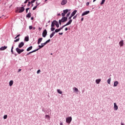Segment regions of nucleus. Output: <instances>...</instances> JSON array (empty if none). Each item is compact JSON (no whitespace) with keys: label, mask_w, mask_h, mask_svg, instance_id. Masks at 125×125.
<instances>
[{"label":"nucleus","mask_w":125,"mask_h":125,"mask_svg":"<svg viewBox=\"0 0 125 125\" xmlns=\"http://www.w3.org/2000/svg\"><path fill=\"white\" fill-rule=\"evenodd\" d=\"M71 122H72V117H69L66 118V123L67 124H71Z\"/></svg>","instance_id":"f257e3e1"},{"label":"nucleus","mask_w":125,"mask_h":125,"mask_svg":"<svg viewBox=\"0 0 125 125\" xmlns=\"http://www.w3.org/2000/svg\"><path fill=\"white\" fill-rule=\"evenodd\" d=\"M16 50L17 51V52L18 53V54H21V53H22V52H23L24 51V49H21L19 48H17L16 49Z\"/></svg>","instance_id":"f03ea898"},{"label":"nucleus","mask_w":125,"mask_h":125,"mask_svg":"<svg viewBox=\"0 0 125 125\" xmlns=\"http://www.w3.org/2000/svg\"><path fill=\"white\" fill-rule=\"evenodd\" d=\"M60 20L62 21V23H64V22H66V21H67L68 18L66 17H63L61 20Z\"/></svg>","instance_id":"7ed1b4c3"},{"label":"nucleus","mask_w":125,"mask_h":125,"mask_svg":"<svg viewBox=\"0 0 125 125\" xmlns=\"http://www.w3.org/2000/svg\"><path fill=\"white\" fill-rule=\"evenodd\" d=\"M68 11H69V10L68 9L64 10L63 11V13H62V17H64V16H65L66 15V14H67V13H68Z\"/></svg>","instance_id":"20e7f679"},{"label":"nucleus","mask_w":125,"mask_h":125,"mask_svg":"<svg viewBox=\"0 0 125 125\" xmlns=\"http://www.w3.org/2000/svg\"><path fill=\"white\" fill-rule=\"evenodd\" d=\"M42 35L43 38H45V37H46V35H47V31H46V29L44 30Z\"/></svg>","instance_id":"39448f33"},{"label":"nucleus","mask_w":125,"mask_h":125,"mask_svg":"<svg viewBox=\"0 0 125 125\" xmlns=\"http://www.w3.org/2000/svg\"><path fill=\"white\" fill-rule=\"evenodd\" d=\"M19 13H22L25 10V8L24 7H21L19 8Z\"/></svg>","instance_id":"423d86ee"},{"label":"nucleus","mask_w":125,"mask_h":125,"mask_svg":"<svg viewBox=\"0 0 125 125\" xmlns=\"http://www.w3.org/2000/svg\"><path fill=\"white\" fill-rule=\"evenodd\" d=\"M24 42H21L19 44V48H21V47H23L24 46Z\"/></svg>","instance_id":"0eeeda50"},{"label":"nucleus","mask_w":125,"mask_h":125,"mask_svg":"<svg viewBox=\"0 0 125 125\" xmlns=\"http://www.w3.org/2000/svg\"><path fill=\"white\" fill-rule=\"evenodd\" d=\"M66 3H67V0H62L61 2L62 5H65Z\"/></svg>","instance_id":"6e6552de"},{"label":"nucleus","mask_w":125,"mask_h":125,"mask_svg":"<svg viewBox=\"0 0 125 125\" xmlns=\"http://www.w3.org/2000/svg\"><path fill=\"white\" fill-rule=\"evenodd\" d=\"M54 23L57 28H59V23H58V22L57 21H54Z\"/></svg>","instance_id":"1a4fd4ad"},{"label":"nucleus","mask_w":125,"mask_h":125,"mask_svg":"<svg viewBox=\"0 0 125 125\" xmlns=\"http://www.w3.org/2000/svg\"><path fill=\"white\" fill-rule=\"evenodd\" d=\"M118 105H117V104L116 103H114V109L115 110V111H117L118 110Z\"/></svg>","instance_id":"9d476101"},{"label":"nucleus","mask_w":125,"mask_h":125,"mask_svg":"<svg viewBox=\"0 0 125 125\" xmlns=\"http://www.w3.org/2000/svg\"><path fill=\"white\" fill-rule=\"evenodd\" d=\"M88 13H89V11H85L82 14V16H84V15H87V14H88Z\"/></svg>","instance_id":"9b49d317"},{"label":"nucleus","mask_w":125,"mask_h":125,"mask_svg":"<svg viewBox=\"0 0 125 125\" xmlns=\"http://www.w3.org/2000/svg\"><path fill=\"white\" fill-rule=\"evenodd\" d=\"M7 48V46H2L0 48V50L2 51V50H5V49H6Z\"/></svg>","instance_id":"f8f14e48"},{"label":"nucleus","mask_w":125,"mask_h":125,"mask_svg":"<svg viewBox=\"0 0 125 125\" xmlns=\"http://www.w3.org/2000/svg\"><path fill=\"white\" fill-rule=\"evenodd\" d=\"M72 22H73V20H70L69 21L64 25L66 26H68V25H70L71 24V23H72Z\"/></svg>","instance_id":"ddd939ff"},{"label":"nucleus","mask_w":125,"mask_h":125,"mask_svg":"<svg viewBox=\"0 0 125 125\" xmlns=\"http://www.w3.org/2000/svg\"><path fill=\"white\" fill-rule=\"evenodd\" d=\"M119 44L120 46H124V40H122L119 42Z\"/></svg>","instance_id":"4468645a"},{"label":"nucleus","mask_w":125,"mask_h":125,"mask_svg":"<svg viewBox=\"0 0 125 125\" xmlns=\"http://www.w3.org/2000/svg\"><path fill=\"white\" fill-rule=\"evenodd\" d=\"M42 41V38H39L38 41V44H40Z\"/></svg>","instance_id":"2eb2a0df"},{"label":"nucleus","mask_w":125,"mask_h":125,"mask_svg":"<svg viewBox=\"0 0 125 125\" xmlns=\"http://www.w3.org/2000/svg\"><path fill=\"white\" fill-rule=\"evenodd\" d=\"M77 10H74L71 14V17H73L76 13H77Z\"/></svg>","instance_id":"dca6fc26"},{"label":"nucleus","mask_w":125,"mask_h":125,"mask_svg":"<svg viewBox=\"0 0 125 125\" xmlns=\"http://www.w3.org/2000/svg\"><path fill=\"white\" fill-rule=\"evenodd\" d=\"M13 84V80H11L9 83V85L10 86H12Z\"/></svg>","instance_id":"f3484780"},{"label":"nucleus","mask_w":125,"mask_h":125,"mask_svg":"<svg viewBox=\"0 0 125 125\" xmlns=\"http://www.w3.org/2000/svg\"><path fill=\"white\" fill-rule=\"evenodd\" d=\"M38 49H36V50H33V51H31V52H29V53L27 54V55H29V54H31V53H33V52H36V51H38Z\"/></svg>","instance_id":"a211bd4d"},{"label":"nucleus","mask_w":125,"mask_h":125,"mask_svg":"<svg viewBox=\"0 0 125 125\" xmlns=\"http://www.w3.org/2000/svg\"><path fill=\"white\" fill-rule=\"evenodd\" d=\"M118 84H119V82L116 81L114 83V86H117Z\"/></svg>","instance_id":"6ab92c4d"},{"label":"nucleus","mask_w":125,"mask_h":125,"mask_svg":"<svg viewBox=\"0 0 125 125\" xmlns=\"http://www.w3.org/2000/svg\"><path fill=\"white\" fill-rule=\"evenodd\" d=\"M73 90H74V91H75L76 92H79V89H78L77 88H76V87H74L73 88Z\"/></svg>","instance_id":"aec40b11"},{"label":"nucleus","mask_w":125,"mask_h":125,"mask_svg":"<svg viewBox=\"0 0 125 125\" xmlns=\"http://www.w3.org/2000/svg\"><path fill=\"white\" fill-rule=\"evenodd\" d=\"M100 82H101V79H97L96 80V83H97L98 84H99V83H100Z\"/></svg>","instance_id":"412c9836"},{"label":"nucleus","mask_w":125,"mask_h":125,"mask_svg":"<svg viewBox=\"0 0 125 125\" xmlns=\"http://www.w3.org/2000/svg\"><path fill=\"white\" fill-rule=\"evenodd\" d=\"M31 15H32V14H31V13H29L26 15V17H27L28 18H30Z\"/></svg>","instance_id":"4be33fe9"},{"label":"nucleus","mask_w":125,"mask_h":125,"mask_svg":"<svg viewBox=\"0 0 125 125\" xmlns=\"http://www.w3.org/2000/svg\"><path fill=\"white\" fill-rule=\"evenodd\" d=\"M54 35H55V32H52V33L50 35V38H52Z\"/></svg>","instance_id":"5701e85b"},{"label":"nucleus","mask_w":125,"mask_h":125,"mask_svg":"<svg viewBox=\"0 0 125 125\" xmlns=\"http://www.w3.org/2000/svg\"><path fill=\"white\" fill-rule=\"evenodd\" d=\"M32 48H33V46H31L30 47H28L27 49V51H30V50H31Z\"/></svg>","instance_id":"b1692460"},{"label":"nucleus","mask_w":125,"mask_h":125,"mask_svg":"<svg viewBox=\"0 0 125 125\" xmlns=\"http://www.w3.org/2000/svg\"><path fill=\"white\" fill-rule=\"evenodd\" d=\"M24 41L25 42H28L29 41V37H25L24 38Z\"/></svg>","instance_id":"393cba45"},{"label":"nucleus","mask_w":125,"mask_h":125,"mask_svg":"<svg viewBox=\"0 0 125 125\" xmlns=\"http://www.w3.org/2000/svg\"><path fill=\"white\" fill-rule=\"evenodd\" d=\"M57 92L60 94H62V91L60 89H57Z\"/></svg>","instance_id":"a878e982"},{"label":"nucleus","mask_w":125,"mask_h":125,"mask_svg":"<svg viewBox=\"0 0 125 125\" xmlns=\"http://www.w3.org/2000/svg\"><path fill=\"white\" fill-rule=\"evenodd\" d=\"M45 118L46 119H48V120H50V116H49V115H46Z\"/></svg>","instance_id":"bb28decb"},{"label":"nucleus","mask_w":125,"mask_h":125,"mask_svg":"<svg viewBox=\"0 0 125 125\" xmlns=\"http://www.w3.org/2000/svg\"><path fill=\"white\" fill-rule=\"evenodd\" d=\"M107 83L108 84H110L111 83V78H109L107 80Z\"/></svg>","instance_id":"cd10ccee"},{"label":"nucleus","mask_w":125,"mask_h":125,"mask_svg":"<svg viewBox=\"0 0 125 125\" xmlns=\"http://www.w3.org/2000/svg\"><path fill=\"white\" fill-rule=\"evenodd\" d=\"M55 25V24H54V21H53L52 22V23H51V27H54Z\"/></svg>","instance_id":"c85d7f7f"},{"label":"nucleus","mask_w":125,"mask_h":125,"mask_svg":"<svg viewBox=\"0 0 125 125\" xmlns=\"http://www.w3.org/2000/svg\"><path fill=\"white\" fill-rule=\"evenodd\" d=\"M64 27H66V25H63L62 27H60L59 30V31H61V30H62L63 29V28H64Z\"/></svg>","instance_id":"c756f323"},{"label":"nucleus","mask_w":125,"mask_h":125,"mask_svg":"<svg viewBox=\"0 0 125 125\" xmlns=\"http://www.w3.org/2000/svg\"><path fill=\"white\" fill-rule=\"evenodd\" d=\"M20 40V38H18L17 39H16V40H14V42H19V41Z\"/></svg>","instance_id":"7c9ffc66"},{"label":"nucleus","mask_w":125,"mask_h":125,"mask_svg":"<svg viewBox=\"0 0 125 125\" xmlns=\"http://www.w3.org/2000/svg\"><path fill=\"white\" fill-rule=\"evenodd\" d=\"M50 42V39H49L48 40H47V41H46L44 42V44H46V43H48V42Z\"/></svg>","instance_id":"2f4dec72"},{"label":"nucleus","mask_w":125,"mask_h":125,"mask_svg":"<svg viewBox=\"0 0 125 125\" xmlns=\"http://www.w3.org/2000/svg\"><path fill=\"white\" fill-rule=\"evenodd\" d=\"M39 48L37 49H38V50H39V49H41V48H42V47H43V45H39Z\"/></svg>","instance_id":"473e14b6"},{"label":"nucleus","mask_w":125,"mask_h":125,"mask_svg":"<svg viewBox=\"0 0 125 125\" xmlns=\"http://www.w3.org/2000/svg\"><path fill=\"white\" fill-rule=\"evenodd\" d=\"M104 2H105V0H102L101 5H102V4H104Z\"/></svg>","instance_id":"72a5a7b5"},{"label":"nucleus","mask_w":125,"mask_h":125,"mask_svg":"<svg viewBox=\"0 0 125 125\" xmlns=\"http://www.w3.org/2000/svg\"><path fill=\"white\" fill-rule=\"evenodd\" d=\"M37 7H38V5H36L35 7H34L33 10H36V9H37Z\"/></svg>","instance_id":"f704fd0d"},{"label":"nucleus","mask_w":125,"mask_h":125,"mask_svg":"<svg viewBox=\"0 0 125 125\" xmlns=\"http://www.w3.org/2000/svg\"><path fill=\"white\" fill-rule=\"evenodd\" d=\"M54 30H55V28H54V27H51V31L52 32H53V31H54Z\"/></svg>","instance_id":"c9c22d12"},{"label":"nucleus","mask_w":125,"mask_h":125,"mask_svg":"<svg viewBox=\"0 0 125 125\" xmlns=\"http://www.w3.org/2000/svg\"><path fill=\"white\" fill-rule=\"evenodd\" d=\"M58 32H60V30H59V29H56L55 30V33H58Z\"/></svg>","instance_id":"e433bc0d"},{"label":"nucleus","mask_w":125,"mask_h":125,"mask_svg":"<svg viewBox=\"0 0 125 125\" xmlns=\"http://www.w3.org/2000/svg\"><path fill=\"white\" fill-rule=\"evenodd\" d=\"M3 119L5 120L6 119H7V115H5L3 116Z\"/></svg>","instance_id":"4c0bfd02"},{"label":"nucleus","mask_w":125,"mask_h":125,"mask_svg":"<svg viewBox=\"0 0 125 125\" xmlns=\"http://www.w3.org/2000/svg\"><path fill=\"white\" fill-rule=\"evenodd\" d=\"M28 4H27V6H30V4H31V2L30 1H29L28 2Z\"/></svg>","instance_id":"58836bf2"},{"label":"nucleus","mask_w":125,"mask_h":125,"mask_svg":"<svg viewBox=\"0 0 125 125\" xmlns=\"http://www.w3.org/2000/svg\"><path fill=\"white\" fill-rule=\"evenodd\" d=\"M70 14H71V13H68L67 15H66V17H68V16H70Z\"/></svg>","instance_id":"ea45409f"},{"label":"nucleus","mask_w":125,"mask_h":125,"mask_svg":"<svg viewBox=\"0 0 125 125\" xmlns=\"http://www.w3.org/2000/svg\"><path fill=\"white\" fill-rule=\"evenodd\" d=\"M29 9H30V8H26V13H28V10H29Z\"/></svg>","instance_id":"a19ab883"},{"label":"nucleus","mask_w":125,"mask_h":125,"mask_svg":"<svg viewBox=\"0 0 125 125\" xmlns=\"http://www.w3.org/2000/svg\"><path fill=\"white\" fill-rule=\"evenodd\" d=\"M19 37H20V34L18 35L15 38V39H16L17 38H19Z\"/></svg>","instance_id":"79ce46f5"},{"label":"nucleus","mask_w":125,"mask_h":125,"mask_svg":"<svg viewBox=\"0 0 125 125\" xmlns=\"http://www.w3.org/2000/svg\"><path fill=\"white\" fill-rule=\"evenodd\" d=\"M29 30H32V29H33V26H29Z\"/></svg>","instance_id":"37998d69"},{"label":"nucleus","mask_w":125,"mask_h":125,"mask_svg":"<svg viewBox=\"0 0 125 125\" xmlns=\"http://www.w3.org/2000/svg\"><path fill=\"white\" fill-rule=\"evenodd\" d=\"M40 73H41V70L39 69L37 71V74H40Z\"/></svg>","instance_id":"c03bdc74"},{"label":"nucleus","mask_w":125,"mask_h":125,"mask_svg":"<svg viewBox=\"0 0 125 125\" xmlns=\"http://www.w3.org/2000/svg\"><path fill=\"white\" fill-rule=\"evenodd\" d=\"M72 17H72V16H71L70 17H69L68 18V20H71V19H72Z\"/></svg>","instance_id":"a18cd8bd"},{"label":"nucleus","mask_w":125,"mask_h":125,"mask_svg":"<svg viewBox=\"0 0 125 125\" xmlns=\"http://www.w3.org/2000/svg\"><path fill=\"white\" fill-rule=\"evenodd\" d=\"M35 1H36V0H33L31 1V3H34V2H35Z\"/></svg>","instance_id":"49530a36"},{"label":"nucleus","mask_w":125,"mask_h":125,"mask_svg":"<svg viewBox=\"0 0 125 125\" xmlns=\"http://www.w3.org/2000/svg\"><path fill=\"white\" fill-rule=\"evenodd\" d=\"M86 5L88 6L89 5V2H87L86 3Z\"/></svg>","instance_id":"de8ad7c7"},{"label":"nucleus","mask_w":125,"mask_h":125,"mask_svg":"<svg viewBox=\"0 0 125 125\" xmlns=\"http://www.w3.org/2000/svg\"><path fill=\"white\" fill-rule=\"evenodd\" d=\"M36 5H37V6H39V5H40V3H38V2H36Z\"/></svg>","instance_id":"09e8293b"},{"label":"nucleus","mask_w":125,"mask_h":125,"mask_svg":"<svg viewBox=\"0 0 125 125\" xmlns=\"http://www.w3.org/2000/svg\"><path fill=\"white\" fill-rule=\"evenodd\" d=\"M28 1H29V0H26L24 1V3H27V2H28Z\"/></svg>","instance_id":"8fccbe9b"},{"label":"nucleus","mask_w":125,"mask_h":125,"mask_svg":"<svg viewBox=\"0 0 125 125\" xmlns=\"http://www.w3.org/2000/svg\"><path fill=\"white\" fill-rule=\"evenodd\" d=\"M60 25H61V22H62L60 20L59 21Z\"/></svg>","instance_id":"3c124183"},{"label":"nucleus","mask_w":125,"mask_h":125,"mask_svg":"<svg viewBox=\"0 0 125 125\" xmlns=\"http://www.w3.org/2000/svg\"><path fill=\"white\" fill-rule=\"evenodd\" d=\"M41 44H42V45H43V47L46 44H44V43H41Z\"/></svg>","instance_id":"603ef678"},{"label":"nucleus","mask_w":125,"mask_h":125,"mask_svg":"<svg viewBox=\"0 0 125 125\" xmlns=\"http://www.w3.org/2000/svg\"><path fill=\"white\" fill-rule=\"evenodd\" d=\"M77 18V16H75L73 18V19H76Z\"/></svg>","instance_id":"864d4df0"},{"label":"nucleus","mask_w":125,"mask_h":125,"mask_svg":"<svg viewBox=\"0 0 125 125\" xmlns=\"http://www.w3.org/2000/svg\"><path fill=\"white\" fill-rule=\"evenodd\" d=\"M11 52H13V46L12 47Z\"/></svg>","instance_id":"5fc2aeb1"},{"label":"nucleus","mask_w":125,"mask_h":125,"mask_svg":"<svg viewBox=\"0 0 125 125\" xmlns=\"http://www.w3.org/2000/svg\"><path fill=\"white\" fill-rule=\"evenodd\" d=\"M21 69H19L18 70V73H19V72H21Z\"/></svg>","instance_id":"6e6d98bb"},{"label":"nucleus","mask_w":125,"mask_h":125,"mask_svg":"<svg viewBox=\"0 0 125 125\" xmlns=\"http://www.w3.org/2000/svg\"><path fill=\"white\" fill-rule=\"evenodd\" d=\"M65 31H68V28L66 27V28H65Z\"/></svg>","instance_id":"4d7b16f0"},{"label":"nucleus","mask_w":125,"mask_h":125,"mask_svg":"<svg viewBox=\"0 0 125 125\" xmlns=\"http://www.w3.org/2000/svg\"><path fill=\"white\" fill-rule=\"evenodd\" d=\"M59 35H63V33H62H62H59Z\"/></svg>","instance_id":"13d9d810"},{"label":"nucleus","mask_w":125,"mask_h":125,"mask_svg":"<svg viewBox=\"0 0 125 125\" xmlns=\"http://www.w3.org/2000/svg\"><path fill=\"white\" fill-rule=\"evenodd\" d=\"M32 29H33V30H36V27H32Z\"/></svg>","instance_id":"bf43d9fd"},{"label":"nucleus","mask_w":125,"mask_h":125,"mask_svg":"<svg viewBox=\"0 0 125 125\" xmlns=\"http://www.w3.org/2000/svg\"><path fill=\"white\" fill-rule=\"evenodd\" d=\"M81 21H83V18H82L81 19Z\"/></svg>","instance_id":"052dcab7"},{"label":"nucleus","mask_w":125,"mask_h":125,"mask_svg":"<svg viewBox=\"0 0 125 125\" xmlns=\"http://www.w3.org/2000/svg\"><path fill=\"white\" fill-rule=\"evenodd\" d=\"M31 20H34V18H33V17H32V18H31Z\"/></svg>","instance_id":"680f3d73"},{"label":"nucleus","mask_w":125,"mask_h":125,"mask_svg":"<svg viewBox=\"0 0 125 125\" xmlns=\"http://www.w3.org/2000/svg\"><path fill=\"white\" fill-rule=\"evenodd\" d=\"M60 125H63V123H60Z\"/></svg>","instance_id":"e2e57ef3"},{"label":"nucleus","mask_w":125,"mask_h":125,"mask_svg":"<svg viewBox=\"0 0 125 125\" xmlns=\"http://www.w3.org/2000/svg\"><path fill=\"white\" fill-rule=\"evenodd\" d=\"M121 125H125L124 124V123H122Z\"/></svg>","instance_id":"0e129e2a"},{"label":"nucleus","mask_w":125,"mask_h":125,"mask_svg":"<svg viewBox=\"0 0 125 125\" xmlns=\"http://www.w3.org/2000/svg\"><path fill=\"white\" fill-rule=\"evenodd\" d=\"M39 30H42V28H41V27H39Z\"/></svg>","instance_id":"69168bd1"},{"label":"nucleus","mask_w":125,"mask_h":125,"mask_svg":"<svg viewBox=\"0 0 125 125\" xmlns=\"http://www.w3.org/2000/svg\"><path fill=\"white\" fill-rule=\"evenodd\" d=\"M95 1H96V0H93V2H94Z\"/></svg>","instance_id":"338daca9"},{"label":"nucleus","mask_w":125,"mask_h":125,"mask_svg":"<svg viewBox=\"0 0 125 125\" xmlns=\"http://www.w3.org/2000/svg\"><path fill=\"white\" fill-rule=\"evenodd\" d=\"M34 6V4H32V6Z\"/></svg>","instance_id":"774afa93"}]
</instances>
